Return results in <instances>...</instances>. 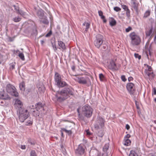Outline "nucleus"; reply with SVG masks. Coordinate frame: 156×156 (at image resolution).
<instances>
[{"mask_svg": "<svg viewBox=\"0 0 156 156\" xmlns=\"http://www.w3.org/2000/svg\"><path fill=\"white\" fill-rule=\"evenodd\" d=\"M17 113L20 121L22 122H23L29 116V112L27 109L24 108L17 111Z\"/></svg>", "mask_w": 156, "mask_h": 156, "instance_id": "nucleus-1", "label": "nucleus"}, {"mask_svg": "<svg viewBox=\"0 0 156 156\" xmlns=\"http://www.w3.org/2000/svg\"><path fill=\"white\" fill-rule=\"evenodd\" d=\"M131 40L130 44L133 46H137L141 42V39L140 36L135 32H133L129 35Z\"/></svg>", "mask_w": 156, "mask_h": 156, "instance_id": "nucleus-2", "label": "nucleus"}, {"mask_svg": "<svg viewBox=\"0 0 156 156\" xmlns=\"http://www.w3.org/2000/svg\"><path fill=\"white\" fill-rule=\"evenodd\" d=\"M68 98L67 94L66 93L64 89L60 91H58L55 97L53 98V99L55 101L61 102L65 100Z\"/></svg>", "mask_w": 156, "mask_h": 156, "instance_id": "nucleus-3", "label": "nucleus"}, {"mask_svg": "<svg viewBox=\"0 0 156 156\" xmlns=\"http://www.w3.org/2000/svg\"><path fill=\"white\" fill-rule=\"evenodd\" d=\"M82 114L87 118L90 117L92 114L93 109L88 105H85L82 108Z\"/></svg>", "mask_w": 156, "mask_h": 156, "instance_id": "nucleus-4", "label": "nucleus"}, {"mask_svg": "<svg viewBox=\"0 0 156 156\" xmlns=\"http://www.w3.org/2000/svg\"><path fill=\"white\" fill-rule=\"evenodd\" d=\"M6 91L15 97L19 96V93L17 91L15 87L12 85L9 84L6 85Z\"/></svg>", "mask_w": 156, "mask_h": 156, "instance_id": "nucleus-5", "label": "nucleus"}, {"mask_svg": "<svg viewBox=\"0 0 156 156\" xmlns=\"http://www.w3.org/2000/svg\"><path fill=\"white\" fill-rule=\"evenodd\" d=\"M54 79L55 84L59 87H64L67 84L65 82L62 81L61 76L58 73H55Z\"/></svg>", "mask_w": 156, "mask_h": 156, "instance_id": "nucleus-6", "label": "nucleus"}, {"mask_svg": "<svg viewBox=\"0 0 156 156\" xmlns=\"http://www.w3.org/2000/svg\"><path fill=\"white\" fill-rule=\"evenodd\" d=\"M104 119L100 116L98 117L94 125V128L97 130L101 129L104 126Z\"/></svg>", "mask_w": 156, "mask_h": 156, "instance_id": "nucleus-7", "label": "nucleus"}, {"mask_svg": "<svg viewBox=\"0 0 156 156\" xmlns=\"http://www.w3.org/2000/svg\"><path fill=\"white\" fill-rule=\"evenodd\" d=\"M103 36L100 34H98L96 36V38L94 41V44L98 48H100L103 42Z\"/></svg>", "mask_w": 156, "mask_h": 156, "instance_id": "nucleus-8", "label": "nucleus"}, {"mask_svg": "<svg viewBox=\"0 0 156 156\" xmlns=\"http://www.w3.org/2000/svg\"><path fill=\"white\" fill-rule=\"evenodd\" d=\"M75 80L79 83L85 84L88 82H90V80L89 78L87 76L77 77L75 79Z\"/></svg>", "mask_w": 156, "mask_h": 156, "instance_id": "nucleus-9", "label": "nucleus"}, {"mask_svg": "<svg viewBox=\"0 0 156 156\" xmlns=\"http://www.w3.org/2000/svg\"><path fill=\"white\" fill-rule=\"evenodd\" d=\"M147 68L145 69V72L149 78L151 79H153L154 77V75L152 71V68L151 66L147 65Z\"/></svg>", "mask_w": 156, "mask_h": 156, "instance_id": "nucleus-10", "label": "nucleus"}, {"mask_svg": "<svg viewBox=\"0 0 156 156\" xmlns=\"http://www.w3.org/2000/svg\"><path fill=\"white\" fill-rule=\"evenodd\" d=\"M127 90L130 94H133L135 91L134 84L132 83H128L126 86Z\"/></svg>", "mask_w": 156, "mask_h": 156, "instance_id": "nucleus-11", "label": "nucleus"}, {"mask_svg": "<svg viewBox=\"0 0 156 156\" xmlns=\"http://www.w3.org/2000/svg\"><path fill=\"white\" fill-rule=\"evenodd\" d=\"M17 111L20 110V109H22L23 108H22L23 104L21 101L18 99L16 100L15 103L14 105Z\"/></svg>", "mask_w": 156, "mask_h": 156, "instance_id": "nucleus-12", "label": "nucleus"}, {"mask_svg": "<svg viewBox=\"0 0 156 156\" xmlns=\"http://www.w3.org/2000/svg\"><path fill=\"white\" fill-rule=\"evenodd\" d=\"M66 93L67 94L68 98L69 95H73V89L72 87H68L64 89Z\"/></svg>", "mask_w": 156, "mask_h": 156, "instance_id": "nucleus-13", "label": "nucleus"}, {"mask_svg": "<svg viewBox=\"0 0 156 156\" xmlns=\"http://www.w3.org/2000/svg\"><path fill=\"white\" fill-rule=\"evenodd\" d=\"M84 149L83 147L81 145H79L76 151V154H83Z\"/></svg>", "mask_w": 156, "mask_h": 156, "instance_id": "nucleus-14", "label": "nucleus"}, {"mask_svg": "<svg viewBox=\"0 0 156 156\" xmlns=\"http://www.w3.org/2000/svg\"><path fill=\"white\" fill-rule=\"evenodd\" d=\"M0 98L3 100H10V97L7 94L3 92H0Z\"/></svg>", "mask_w": 156, "mask_h": 156, "instance_id": "nucleus-15", "label": "nucleus"}, {"mask_svg": "<svg viewBox=\"0 0 156 156\" xmlns=\"http://www.w3.org/2000/svg\"><path fill=\"white\" fill-rule=\"evenodd\" d=\"M36 108L37 110H40V111L42 112L44 110V105L40 102L37 103L36 105Z\"/></svg>", "mask_w": 156, "mask_h": 156, "instance_id": "nucleus-16", "label": "nucleus"}, {"mask_svg": "<svg viewBox=\"0 0 156 156\" xmlns=\"http://www.w3.org/2000/svg\"><path fill=\"white\" fill-rule=\"evenodd\" d=\"M149 49L148 50V53L147 52H146V54L147 58L148 60H152L153 59V58L152 56V53L150 51V47Z\"/></svg>", "mask_w": 156, "mask_h": 156, "instance_id": "nucleus-17", "label": "nucleus"}, {"mask_svg": "<svg viewBox=\"0 0 156 156\" xmlns=\"http://www.w3.org/2000/svg\"><path fill=\"white\" fill-rule=\"evenodd\" d=\"M44 14V12L42 9H39L37 11V16L40 18H43Z\"/></svg>", "mask_w": 156, "mask_h": 156, "instance_id": "nucleus-18", "label": "nucleus"}, {"mask_svg": "<svg viewBox=\"0 0 156 156\" xmlns=\"http://www.w3.org/2000/svg\"><path fill=\"white\" fill-rule=\"evenodd\" d=\"M131 6L133 7L135 10H137V5L136 2V0H131Z\"/></svg>", "mask_w": 156, "mask_h": 156, "instance_id": "nucleus-19", "label": "nucleus"}, {"mask_svg": "<svg viewBox=\"0 0 156 156\" xmlns=\"http://www.w3.org/2000/svg\"><path fill=\"white\" fill-rule=\"evenodd\" d=\"M58 45L63 49H65L66 47L65 44L61 41H58Z\"/></svg>", "mask_w": 156, "mask_h": 156, "instance_id": "nucleus-20", "label": "nucleus"}, {"mask_svg": "<svg viewBox=\"0 0 156 156\" xmlns=\"http://www.w3.org/2000/svg\"><path fill=\"white\" fill-rule=\"evenodd\" d=\"M90 23H87L86 22H84L83 24V26H85L86 27V28L85 29V30L84 31V32H87L88 31L89 28L90 27Z\"/></svg>", "mask_w": 156, "mask_h": 156, "instance_id": "nucleus-21", "label": "nucleus"}, {"mask_svg": "<svg viewBox=\"0 0 156 156\" xmlns=\"http://www.w3.org/2000/svg\"><path fill=\"white\" fill-rule=\"evenodd\" d=\"M19 87L20 90L22 91H24L25 89V83L24 82H23L19 84Z\"/></svg>", "mask_w": 156, "mask_h": 156, "instance_id": "nucleus-22", "label": "nucleus"}, {"mask_svg": "<svg viewBox=\"0 0 156 156\" xmlns=\"http://www.w3.org/2000/svg\"><path fill=\"white\" fill-rule=\"evenodd\" d=\"M42 20H41V22H42L44 24H47L49 23V21L47 19V18L46 16H44L43 18H42Z\"/></svg>", "mask_w": 156, "mask_h": 156, "instance_id": "nucleus-23", "label": "nucleus"}, {"mask_svg": "<svg viewBox=\"0 0 156 156\" xmlns=\"http://www.w3.org/2000/svg\"><path fill=\"white\" fill-rule=\"evenodd\" d=\"M33 119L31 118H29V119L26 122V125L27 126H30L33 124Z\"/></svg>", "mask_w": 156, "mask_h": 156, "instance_id": "nucleus-24", "label": "nucleus"}, {"mask_svg": "<svg viewBox=\"0 0 156 156\" xmlns=\"http://www.w3.org/2000/svg\"><path fill=\"white\" fill-rule=\"evenodd\" d=\"M124 144L125 145L128 146L131 143V141L128 139H124Z\"/></svg>", "mask_w": 156, "mask_h": 156, "instance_id": "nucleus-25", "label": "nucleus"}, {"mask_svg": "<svg viewBox=\"0 0 156 156\" xmlns=\"http://www.w3.org/2000/svg\"><path fill=\"white\" fill-rule=\"evenodd\" d=\"M101 49L102 50L104 51H105L107 50H108V51H109V49L108 48L107 45L105 44H102V46L101 48Z\"/></svg>", "mask_w": 156, "mask_h": 156, "instance_id": "nucleus-26", "label": "nucleus"}, {"mask_svg": "<svg viewBox=\"0 0 156 156\" xmlns=\"http://www.w3.org/2000/svg\"><path fill=\"white\" fill-rule=\"evenodd\" d=\"M151 13V11L150 10H147L144 13V17L145 18H147L149 16Z\"/></svg>", "mask_w": 156, "mask_h": 156, "instance_id": "nucleus-27", "label": "nucleus"}, {"mask_svg": "<svg viewBox=\"0 0 156 156\" xmlns=\"http://www.w3.org/2000/svg\"><path fill=\"white\" fill-rule=\"evenodd\" d=\"M39 111H38V110H37L36 109V110L33 111V114L34 116L37 117L39 115Z\"/></svg>", "mask_w": 156, "mask_h": 156, "instance_id": "nucleus-28", "label": "nucleus"}, {"mask_svg": "<svg viewBox=\"0 0 156 156\" xmlns=\"http://www.w3.org/2000/svg\"><path fill=\"white\" fill-rule=\"evenodd\" d=\"M116 21L113 19L111 18V20L109 21V24L111 26H113L115 25Z\"/></svg>", "mask_w": 156, "mask_h": 156, "instance_id": "nucleus-29", "label": "nucleus"}, {"mask_svg": "<svg viewBox=\"0 0 156 156\" xmlns=\"http://www.w3.org/2000/svg\"><path fill=\"white\" fill-rule=\"evenodd\" d=\"M21 18L19 16H17L13 18V20L15 22H20L21 20Z\"/></svg>", "mask_w": 156, "mask_h": 156, "instance_id": "nucleus-30", "label": "nucleus"}, {"mask_svg": "<svg viewBox=\"0 0 156 156\" xmlns=\"http://www.w3.org/2000/svg\"><path fill=\"white\" fill-rule=\"evenodd\" d=\"M110 66H111V68L112 69H115L116 67V64L113 61H111L110 62Z\"/></svg>", "mask_w": 156, "mask_h": 156, "instance_id": "nucleus-31", "label": "nucleus"}, {"mask_svg": "<svg viewBox=\"0 0 156 156\" xmlns=\"http://www.w3.org/2000/svg\"><path fill=\"white\" fill-rule=\"evenodd\" d=\"M152 29H151L147 31L146 32V34L147 36H150L152 34Z\"/></svg>", "mask_w": 156, "mask_h": 156, "instance_id": "nucleus-32", "label": "nucleus"}, {"mask_svg": "<svg viewBox=\"0 0 156 156\" xmlns=\"http://www.w3.org/2000/svg\"><path fill=\"white\" fill-rule=\"evenodd\" d=\"M126 11V15L128 18H129L130 17V12L129 9H128Z\"/></svg>", "mask_w": 156, "mask_h": 156, "instance_id": "nucleus-33", "label": "nucleus"}, {"mask_svg": "<svg viewBox=\"0 0 156 156\" xmlns=\"http://www.w3.org/2000/svg\"><path fill=\"white\" fill-rule=\"evenodd\" d=\"M109 147L108 144H106L103 147V149L104 151H106Z\"/></svg>", "mask_w": 156, "mask_h": 156, "instance_id": "nucleus-34", "label": "nucleus"}, {"mask_svg": "<svg viewBox=\"0 0 156 156\" xmlns=\"http://www.w3.org/2000/svg\"><path fill=\"white\" fill-rule=\"evenodd\" d=\"M129 156H137V155L134 151H130Z\"/></svg>", "mask_w": 156, "mask_h": 156, "instance_id": "nucleus-35", "label": "nucleus"}, {"mask_svg": "<svg viewBox=\"0 0 156 156\" xmlns=\"http://www.w3.org/2000/svg\"><path fill=\"white\" fill-rule=\"evenodd\" d=\"M19 57L20 58V59H21L22 60H24L25 58L23 54L22 53H20L18 55Z\"/></svg>", "mask_w": 156, "mask_h": 156, "instance_id": "nucleus-36", "label": "nucleus"}, {"mask_svg": "<svg viewBox=\"0 0 156 156\" xmlns=\"http://www.w3.org/2000/svg\"><path fill=\"white\" fill-rule=\"evenodd\" d=\"M98 13L99 14V15L101 17V19H104L105 18V16L103 15V12L102 11L100 10L98 11Z\"/></svg>", "mask_w": 156, "mask_h": 156, "instance_id": "nucleus-37", "label": "nucleus"}, {"mask_svg": "<svg viewBox=\"0 0 156 156\" xmlns=\"http://www.w3.org/2000/svg\"><path fill=\"white\" fill-rule=\"evenodd\" d=\"M15 62L12 63L10 64V68L11 70H13L15 69Z\"/></svg>", "mask_w": 156, "mask_h": 156, "instance_id": "nucleus-38", "label": "nucleus"}, {"mask_svg": "<svg viewBox=\"0 0 156 156\" xmlns=\"http://www.w3.org/2000/svg\"><path fill=\"white\" fill-rule=\"evenodd\" d=\"M5 100H0V105L2 106H4L5 105L6 102Z\"/></svg>", "mask_w": 156, "mask_h": 156, "instance_id": "nucleus-39", "label": "nucleus"}, {"mask_svg": "<svg viewBox=\"0 0 156 156\" xmlns=\"http://www.w3.org/2000/svg\"><path fill=\"white\" fill-rule=\"evenodd\" d=\"M18 13H19L20 15L23 16H24L25 15L26 13L25 12H23V11L20 10V11H19V12H17Z\"/></svg>", "mask_w": 156, "mask_h": 156, "instance_id": "nucleus-40", "label": "nucleus"}, {"mask_svg": "<svg viewBox=\"0 0 156 156\" xmlns=\"http://www.w3.org/2000/svg\"><path fill=\"white\" fill-rule=\"evenodd\" d=\"M98 134L99 136L102 137L103 136L104 133L102 131H101L98 132Z\"/></svg>", "mask_w": 156, "mask_h": 156, "instance_id": "nucleus-41", "label": "nucleus"}, {"mask_svg": "<svg viewBox=\"0 0 156 156\" xmlns=\"http://www.w3.org/2000/svg\"><path fill=\"white\" fill-rule=\"evenodd\" d=\"M114 9L115 11L118 12L119 11H120L121 9L119 7L117 6H116L114 7Z\"/></svg>", "mask_w": 156, "mask_h": 156, "instance_id": "nucleus-42", "label": "nucleus"}, {"mask_svg": "<svg viewBox=\"0 0 156 156\" xmlns=\"http://www.w3.org/2000/svg\"><path fill=\"white\" fill-rule=\"evenodd\" d=\"M99 77L100 80L101 81H103L104 79V76L102 73H101L99 75Z\"/></svg>", "mask_w": 156, "mask_h": 156, "instance_id": "nucleus-43", "label": "nucleus"}, {"mask_svg": "<svg viewBox=\"0 0 156 156\" xmlns=\"http://www.w3.org/2000/svg\"><path fill=\"white\" fill-rule=\"evenodd\" d=\"M30 156H36V153L35 151L33 150L31 151Z\"/></svg>", "mask_w": 156, "mask_h": 156, "instance_id": "nucleus-44", "label": "nucleus"}, {"mask_svg": "<svg viewBox=\"0 0 156 156\" xmlns=\"http://www.w3.org/2000/svg\"><path fill=\"white\" fill-rule=\"evenodd\" d=\"M134 55L136 58H138L139 60L141 58V56L138 54L135 53Z\"/></svg>", "mask_w": 156, "mask_h": 156, "instance_id": "nucleus-45", "label": "nucleus"}, {"mask_svg": "<svg viewBox=\"0 0 156 156\" xmlns=\"http://www.w3.org/2000/svg\"><path fill=\"white\" fill-rule=\"evenodd\" d=\"M121 6L122 9H124L125 11L126 10L129 9L128 6L125 5H122Z\"/></svg>", "mask_w": 156, "mask_h": 156, "instance_id": "nucleus-46", "label": "nucleus"}, {"mask_svg": "<svg viewBox=\"0 0 156 156\" xmlns=\"http://www.w3.org/2000/svg\"><path fill=\"white\" fill-rule=\"evenodd\" d=\"M52 46L53 48V49L55 51L57 50V48L56 47L55 44V43H52Z\"/></svg>", "mask_w": 156, "mask_h": 156, "instance_id": "nucleus-47", "label": "nucleus"}, {"mask_svg": "<svg viewBox=\"0 0 156 156\" xmlns=\"http://www.w3.org/2000/svg\"><path fill=\"white\" fill-rule=\"evenodd\" d=\"M121 79L124 82H125L126 80L125 76L124 75H122L121 76Z\"/></svg>", "mask_w": 156, "mask_h": 156, "instance_id": "nucleus-48", "label": "nucleus"}, {"mask_svg": "<svg viewBox=\"0 0 156 156\" xmlns=\"http://www.w3.org/2000/svg\"><path fill=\"white\" fill-rule=\"evenodd\" d=\"M52 34V31L51 30H50L47 34L45 37H48L50 36Z\"/></svg>", "mask_w": 156, "mask_h": 156, "instance_id": "nucleus-49", "label": "nucleus"}, {"mask_svg": "<svg viewBox=\"0 0 156 156\" xmlns=\"http://www.w3.org/2000/svg\"><path fill=\"white\" fill-rule=\"evenodd\" d=\"M132 29L131 27H129L128 28H127L126 29V32H128L131 30Z\"/></svg>", "mask_w": 156, "mask_h": 156, "instance_id": "nucleus-50", "label": "nucleus"}, {"mask_svg": "<svg viewBox=\"0 0 156 156\" xmlns=\"http://www.w3.org/2000/svg\"><path fill=\"white\" fill-rule=\"evenodd\" d=\"M63 130L64 131L68 133L69 134H71L72 133L71 131L70 130H68L66 129H64Z\"/></svg>", "mask_w": 156, "mask_h": 156, "instance_id": "nucleus-51", "label": "nucleus"}, {"mask_svg": "<svg viewBox=\"0 0 156 156\" xmlns=\"http://www.w3.org/2000/svg\"><path fill=\"white\" fill-rule=\"evenodd\" d=\"M85 132L87 135L90 136L91 135V133L89 131V130H86Z\"/></svg>", "mask_w": 156, "mask_h": 156, "instance_id": "nucleus-52", "label": "nucleus"}, {"mask_svg": "<svg viewBox=\"0 0 156 156\" xmlns=\"http://www.w3.org/2000/svg\"><path fill=\"white\" fill-rule=\"evenodd\" d=\"M130 137V134H127L125 136V137H124V139H128Z\"/></svg>", "mask_w": 156, "mask_h": 156, "instance_id": "nucleus-53", "label": "nucleus"}, {"mask_svg": "<svg viewBox=\"0 0 156 156\" xmlns=\"http://www.w3.org/2000/svg\"><path fill=\"white\" fill-rule=\"evenodd\" d=\"M15 9L17 12H19V11H20V10H19V8L18 7L16 6L15 5L14 6Z\"/></svg>", "mask_w": 156, "mask_h": 156, "instance_id": "nucleus-54", "label": "nucleus"}, {"mask_svg": "<svg viewBox=\"0 0 156 156\" xmlns=\"http://www.w3.org/2000/svg\"><path fill=\"white\" fill-rule=\"evenodd\" d=\"M133 79V78L132 76H130L128 78V80L129 81H132Z\"/></svg>", "mask_w": 156, "mask_h": 156, "instance_id": "nucleus-55", "label": "nucleus"}, {"mask_svg": "<svg viewBox=\"0 0 156 156\" xmlns=\"http://www.w3.org/2000/svg\"><path fill=\"white\" fill-rule=\"evenodd\" d=\"M126 128L127 130H129L130 128V126L128 124H126Z\"/></svg>", "mask_w": 156, "mask_h": 156, "instance_id": "nucleus-56", "label": "nucleus"}, {"mask_svg": "<svg viewBox=\"0 0 156 156\" xmlns=\"http://www.w3.org/2000/svg\"><path fill=\"white\" fill-rule=\"evenodd\" d=\"M153 94L154 95H156V89L155 88H153Z\"/></svg>", "mask_w": 156, "mask_h": 156, "instance_id": "nucleus-57", "label": "nucleus"}, {"mask_svg": "<svg viewBox=\"0 0 156 156\" xmlns=\"http://www.w3.org/2000/svg\"><path fill=\"white\" fill-rule=\"evenodd\" d=\"M21 148L22 149H25L26 148V147L25 145H21Z\"/></svg>", "mask_w": 156, "mask_h": 156, "instance_id": "nucleus-58", "label": "nucleus"}, {"mask_svg": "<svg viewBox=\"0 0 156 156\" xmlns=\"http://www.w3.org/2000/svg\"><path fill=\"white\" fill-rule=\"evenodd\" d=\"M71 69H72V70L73 71L74 70H75V66H73L72 67V68H71Z\"/></svg>", "mask_w": 156, "mask_h": 156, "instance_id": "nucleus-59", "label": "nucleus"}, {"mask_svg": "<svg viewBox=\"0 0 156 156\" xmlns=\"http://www.w3.org/2000/svg\"><path fill=\"white\" fill-rule=\"evenodd\" d=\"M154 42L156 43V34L155 35L154 38Z\"/></svg>", "mask_w": 156, "mask_h": 156, "instance_id": "nucleus-60", "label": "nucleus"}, {"mask_svg": "<svg viewBox=\"0 0 156 156\" xmlns=\"http://www.w3.org/2000/svg\"><path fill=\"white\" fill-rule=\"evenodd\" d=\"M103 20V21L104 23H106V19H105V17L104 18V19H102Z\"/></svg>", "mask_w": 156, "mask_h": 156, "instance_id": "nucleus-61", "label": "nucleus"}, {"mask_svg": "<svg viewBox=\"0 0 156 156\" xmlns=\"http://www.w3.org/2000/svg\"><path fill=\"white\" fill-rule=\"evenodd\" d=\"M41 43L42 44H43V43H44V41L43 40H41Z\"/></svg>", "mask_w": 156, "mask_h": 156, "instance_id": "nucleus-62", "label": "nucleus"}, {"mask_svg": "<svg viewBox=\"0 0 156 156\" xmlns=\"http://www.w3.org/2000/svg\"><path fill=\"white\" fill-rule=\"evenodd\" d=\"M77 112H78V113H79V117H80V112L78 109H77Z\"/></svg>", "mask_w": 156, "mask_h": 156, "instance_id": "nucleus-63", "label": "nucleus"}, {"mask_svg": "<svg viewBox=\"0 0 156 156\" xmlns=\"http://www.w3.org/2000/svg\"><path fill=\"white\" fill-rule=\"evenodd\" d=\"M20 51L19 50H17L16 51V53H17L18 52H19Z\"/></svg>", "mask_w": 156, "mask_h": 156, "instance_id": "nucleus-64", "label": "nucleus"}]
</instances>
